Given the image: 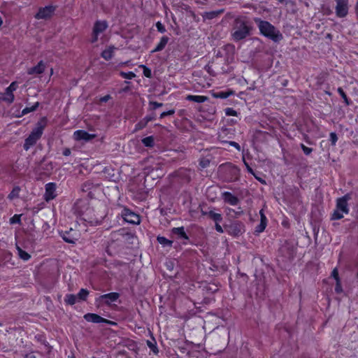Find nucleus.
Returning a JSON list of instances; mask_svg holds the SVG:
<instances>
[{"mask_svg":"<svg viewBox=\"0 0 358 358\" xmlns=\"http://www.w3.org/2000/svg\"><path fill=\"white\" fill-rule=\"evenodd\" d=\"M254 22L257 25L259 32L262 36L275 43L282 40L283 36L281 32L269 22L263 20L259 17L254 18Z\"/></svg>","mask_w":358,"mask_h":358,"instance_id":"nucleus-1","label":"nucleus"},{"mask_svg":"<svg viewBox=\"0 0 358 358\" xmlns=\"http://www.w3.org/2000/svg\"><path fill=\"white\" fill-rule=\"evenodd\" d=\"M252 27L245 17H238L234 20L231 36L234 41H239L246 38L251 34Z\"/></svg>","mask_w":358,"mask_h":358,"instance_id":"nucleus-2","label":"nucleus"},{"mask_svg":"<svg viewBox=\"0 0 358 358\" xmlns=\"http://www.w3.org/2000/svg\"><path fill=\"white\" fill-rule=\"evenodd\" d=\"M48 125L47 117H42L36 124V127L32 129L30 134L26 138L24 143V149L27 150L34 145L41 138L45 128Z\"/></svg>","mask_w":358,"mask_h":358,"instance_id":"nucleus-3","label":"nucleus"},{"mask_svg":"<svg viewBox=\"0 0 358 358\" xmlns=\"http://www.w3.org/2000/svg\"><path fill=\"white\" fill-rule=\"evenodd\" d=\"M108 27V24L106 20H96L93 26L91 43H94L98 41L99 36L103 33Z\"/></svg>","mask_w":358,"mask_h":358,"instance_id":"nucleus-4","label":"nucleus"},{"mask_svg":"<svg viewBox=\"0 0 358 358\" xmlns=\"http://www.w3.org/2000/svg\"><path fill=\"white\" fill-rule=\"evenodd\" d=\"M335 13L338 17H346L349 11V0H335Z\"/></svg>","mask_w":358,"mask_h":358,"instance_id":"nucleus-5","label":"nucleus"},{"mask_svg":"<svg viewBox=\"0 0 358 358\" xmlns=\"http://www.w3.org/2000/svg\"><path fill=\"white\" fill-rule=\"evenodd\" d=\"M56 10V6L48 5L45 7L39 8L38 12L34 15L37 20H47L50 18Z\"/></svg>","mask_w":358,"mask_h":358,"instance_id":"nucleus-6","label":"nucleus"},{"mask_svg":"<svg viewBox=\"0 0 358 358\" xmlns=\"http://www.w3.org/2000/svg\"><path fill=\"white\" fill-rule=\"evenodd\" d=\"M120 297V294L117 292H110L108 294H103L96 299V303L98 306L105 303L110 305L113 302L116 301Z\"/></svg>","mask_w":358,"mask_h":358,"instance_id":"nucleus-7","label":"nucleus"},{"mask_svg":"<svg viewBox=\"0 0 358 358\" xmlns=\"http://www.w3.org/2000/svg\"><path fill=\"white\" fill-rule=\"evenodd\" d=\"M227 233L233 236H238L244 233L245 226L241 222H234L227 227Z\"/></svg>","mask_w":358,"mask_h":358,"instance_id":"nucleus-8","label":"nucleus"},{"mask_svg":"<svg viewBox=\"0 0 358 358\" xmlns=\"http://www.w3.org/2000/svg\"><path fill=\"white\" fill-rule=\"evenodd\" d=\"M53 169V165L46 158H43L36 167V171L39 175H48Z\"/></svg>","mask_w":358,"mask_h":358,"instance_id":"nucleus-9","label":"nucleus"},{"mask_svg":"<svg viewBox=\"0 0 358 358\" xmlns=\"http://www.w3.org/2000/svg\"><path fill=\"white\" fill-rule=\"evenodd\" d=\"M124 220L130 224H139L141 223L140 216L128 208H124L122 212Z\"/></svg>","mask_w":358,"mask_h":358,"instance_id":"nucleus-10","label":"nucleus"},{"mask_svg":"<svg viewBox=\"0 0 358 358\" xmlns=\"http://www.w3.org/2000/svg\"><path fill=\"white\" fill-rule=\"evenodd\" d=\"M351 199L350 195L347 194L343 196L338 198L336 200V207L338 208L339 210L345 213V214H348L350 212V208L348 206V201Z\"/></svg>","mask_w":358,"mask_h":358,"instance_id":"nucleus-11","label":"nucleus"},{"mask_svg":"<svg viewBox=\"0 0 358 358\" xmlns=\"http://www.w3.org/2000/svg\"><path fill=\"white\" fill-rule=\"evenodd\" d=\"M84 319L89 322L92 323H106V324H115L114 322L105 319L100 315L95 314V313H87L84 315Z\"/></svg>","mask_w":358,"mask_h":358,"instance_id":"nucleus-12","label":"nucleus"},{"mask_svg":"<svg viewBox=\"0 0 358 358\" xmlns=\"http://www.w3.org/2000/svg\"><path fill=\"white\" fill-rule=\"evenodd\" d=\"M57 196L56 194V184L54 182H49L45 185V199L47 201L54 199Z\"/></svg>","mask_w":358,"mask_h":358,"instance_id":"nucleus-13","label":"nucleus"},{"mask_svg":"<svg viewBox=\"0 0 358 358\" xmlns=\"http://www.w3.org/2000/svg\"><path fill=\"white\" fill-rule=\"evenodd\" d=\"M73 136L76 141H91L95 137L94 134H91L85 130H77L74 132Z\"/></svg>","mask_w":358,"mask_h":358,"instance_id":"nucleus-14","label":"nucleus"},{"mask_svg":"<svg viewBox=\"0 0 358 358\" xmlns=\"http://www.w3.org/2000/svg\"><path fill=\"white\" fill-rule=\"evenodd\" d=\"M46 68V65L43 60H41L37 65L29 68L27 69V73L29 75L42 74Z\"/></svg>","mask_w":358,"mask_h":358,"instance_id":"nucleus-15","label":"nucleus"},{"mask_svg":"<svg viewBox=\"0 0 358 358\" xmlns=\"http://www.w3.org/2000/svg\"><path fill=\"white\" fill-rule=\"evenodd\" d=\"M222 197L225 203H227L231 206H236L239 203V199L238 197L229 192H222Z\"/></svg>","mask_w":358,"mask_h":358,"instance_id":"nucleus-16","label":"nucleus"},{"mask_svg":"<svg viewBox=\"0 0 358 358\" xmlns=\"http://www.w3.org/2000/svg\"><path fill=\"white\" fill-rule=\"evenodd\" d=\"M14 99L15 96L13 93L8 91V89H6L3 93H0V100L11 103L14 101Z\"/></svg>","mask_w":358,"mask_h":358,"instance_id":"nucleus-17","label":"nucleus"},{"mask_svg":"<svg viewBox=\"0 0 358 358\" xmlns=\"http://www.w3.org/2000/svg\"><path fill=\"white\" fill-rule=\"evenodd\" d=\"M114 46H109L101 52V56L105 60L108 61L113 58L114 55Z\"/></svg>","mask_w":358,"mask_h":358,"instance_id":"nucleus-18","label":"nucleus"},{"mask_svg":"<svg viewBox=\"0 0 358 358\" xmlns=\"http://www.w3.org/2000/svg\"><path fill=\"white\" fill-rule=\"evenodd\" d=\"M169 41V38L168 36H162L161 38L159 43L156 45V47L152 51V52H160L162 50H164V48L166 47V44L168 43Z\"/></svg>","mask_w":358,"mask_h":358,"instance_id":"nucleus-19","label":"nucleus"},{"mask_svg":"<svg viewBox=\"0 0 358 358\" xmlns=\"http://www.w3.org/2000/svg\"><path fill=\"white\" fill-rule=\"evenodd\" d=\"M235 94L234 91L231 90H227L226 91H219L217 92L213 93V96L215 98L217 99H227L231 95H234Z\"/></svg>","mask_w":358,"mask_h":358,"instance_id":"nucleus-20","label":"nucleus"},{"mask_svg":"<svg viewBox=\"0 0 358 358\" xmlns=\"http://www.w3.org/2000/svg\"><path fill=\"white\" fill-rule=\"evenodd\" d=\"M186 100L195 103H203L208 100V97L202 95L189 94L186 96Z\"/></svg>","mask_w":358,"mask_h":358,"instance_id":"nucleus-21","label":"nucleus"},{"mask_svg":"<svg viewBox=\"0 0 358 358\" xmlns=\"http://www.w3.org/2000/svg\"><path fill=\"white\" fill-rule=\"evenodd\" d=\"M242 159H243V162H244V164H245V167H246V169H247L249 173H250L251 174H252V175L255 176V178L257 180H259L261 183H262V184H265V183H266L265 180H263L262 178H261L258 177V176L255 174V171H254L253 169L251 167V166L250 165L249 162L246 160V158H242Z\"/></svg>","mask_w":358,"mask_h":358,"instance_id":"nucleus-22","label":"nucleus"},{"mask_svg":"<svg viewBox=\"0 0 358 358\" xmlns=\"http://www.w3.org/2000/svg\"><path fill=\"white\" fill-rule=\"evenodd\" d=\"M172 233L178 235L180 238L187 240L189 238L185 231L183 227H174L172 229Z\"/></svg>","mask_w":358,"mask_h":358,"instance_id":"nucleus-23","label":"nucleus"},{"mask_svg":"<svg viewBox=\"0 0 358 358\" xmlns=\"http://www.w3.org/2000/svg\"><path fill=\"white\" fill-rule=\"evenodd\" d=\"M20 190L21 189L19 186L14 187L10 193L8 195V199L12 201L19 198Z\"/></svg>","mask_w":358,"mask_h":358,"instance_id":"nucleus-24","label":"nucleus"},{"mask_svg":"<svg viewBox=\"0 0 358 358\" xmlns=\"http://www.w3.org/2000/svg\"><path fill=\"white\" fill-rule=\"evenodd\" d=\"M148 123L149 122L147 121V119L143 117L135 124L134 131L142 130L143 129L146 127Z\"/></svg>","mask_w":358,"mask_h":358,"instance_id":"nucleus-25","label":"nucleus"},{"mask_svg":"<svg viewBox=\"0 0 358 358\" xmlns=\"http://www.w3.org/2000/svg\"><path fill=\"white\" fill-rule=\"evenodd\" d=\"M142 143L148 148H152L155 145V138L152 136L145 137L142 139Z\"/></svg>","mask_w":358,"mask_h":358,"instance_id":"nucleus-26","label":"nucleus"},{"mask_svg":"<svg viewBox=\"0 0 358 358\" xmlns=\"http://www.w3.org/2000/svg\"><path fill=\"white\" fill-rule=\"evenodd\" d=\"M337 92L343 99V101L346 106H350L352 103L350 99L348 97L347 94H345L342 87H338L337 89Z\"/></svg>","mask_w":358,"mask_h":358,"instance_id":"nucleus-27","label":"nucleus"},{"mask_svg":"<svg viewBox=\"0 0 358 358\" xmlns=\"http://www.w3.org/2000/svg\"><path fill=\"white\" fill-rule=\"evenodd\" d=\"M17 250L18 256L22 260L27 261L31 258V255L29 254H28L26 251H24L22 248H20L19 246H17Z\"/></svg>","mask_w":358,"mask_h":358,"instance_id":"nucleus-28","label":"nucleus"},{"mask_svg":"<svg viewBox=\"0 0 358 358\" xmlns=\"http://www.w3.org/2000/svg\"><path fill=\"white\" fill-rule=\"evenodd\" d=\"M77 296L74 294H68L64 297V301L69 305H74L77 301Z\"/></svg>","mask_w":358,"mask_h":358,"instance_id":"nucleus-29","label":"nucleus"},{"mask_svg":"<svg viewBox=\"0 0 358 358\" xmlns=\"http://www.w3.org/2000/svg\"><path fill=\"white\" fill-rule=\"evenodd\" d=\"M39 106V103L36 102L33 106L29 107L27 106L22 110V115H27L31 112L35 111Z\"/></svg>","mask_w":358,"mask_h":358,"instance_id":"nucleus-30","label":"nucleus"},{"mask_svg":"<svg viewBox=\"0 0 358 358\" xmlns=\"http://www.w3.org/2000/svg\"><path fill=\"white\" fill-rule=\"evenodd\" d=\"M345 213H343L342 211L339 210L338 208L336 207V209L334 210L333 213L331 214V220H341L344 217Z\"/></svg>","mask_w":358,"mask_h":358,"instance_id":"nucleus-31","label":"nucleus"},{"mask_svg":"<svg viewBox=\"0 0 358 358\" xmlns=\"http://www.w3.org/2000/svg\"><path fill=\"white\" fill-rule=\"evenodd\" d=\"M157 241L163 246H171L173 241L167 239L164 236H158Z\"/></svg>","mask_w":358,"mask_h":358,"instance_id":"nucleus-32","label":"nucleus"},{"mask_svg":"<svg viewBox=\"0 0 358 358\" xmlns=\"http://www.w3.org/2000/svg\"><path fill=\"white\" fill-rule=\"evenodd\" d=\"M88 294H89V292L87 289H81L76 296L80 300L85 301Z\"/></svg>","mask_w":358,"mask_h":358,"instance_id":"nucleus-33","label":"nucleus"},{"mask_svg":"<svg viewBox=\"0 0 358 358\" xmlns=\"http://www.w3.org/2000/svg\"><path fill=\"white\" fill-rule=\"evenodd\" d=\"M120 76L125 79L131 80L136 77V74L133 71H121Z\"/></svg>","mask_w":358,"mask_h":358,"instance_id":"nucleus-34","label":"nucleus"},{"mask_svg":"<svg viewBox=\"0 0 358 358\" xmlns=\"http://www.w3.org/2000/svg\"><path fill=\"white\" fill-rule=\"evenodd\" d=\"M141 67L143 69V74L145 77L148 78H152V71L150 68H148L145 65H141Z\"/></svg>","mask_w":358,"mask_h":358,"instance_id":"nucleus-35","label":"nucleus"},{"mask_svg":"<svg viewBox=\"0 0 358 358\" xmlns=\"http://www.w3.org/2000/svg\"><path fill=\"white\" fill-rule=\"evenodd\" d=\"M209 215L216 222H220L222 220L221 214L215 213L213 211H210Z\"/></svg>","mask_w":358,"mask_h":358,"instance_id":"nucleus-36","label":"nucleus"},{"mask_svg":"<svg viewBox=\"0 0 358 358\" xmlns=\"http://www.w3.org/2000/svg\"><path fill=\"white\" fill-rule=\"evenodd\" d=\"M329 141L331 145H336V144L338 141L337 134L335 132H331L329 134Z\"/></svg>","mask_w":358,"mask_h":358,"instance_id":"nucleus-37","label":"nucleus"},{"mask_svg":"<svg viewBox=\"0 0 358 358\" xmlns=\"http://www.w3.org/2000/svg\"><path fill=\"white\" fill-rule=\"evenodd\" d=\"M224 111L227 116H238L237 111L233 108H226Z\"/></svg>","mask_w":358,"mask_h":358,"instance_id":"nucleus-38","label":"nucleus"},{"mask_svg":"<svg viewBox=\"0 0 358 358\" xmlns=\"http://www.w3.org/2000/svg\"><path fill=\"white\" fill-rule=\"evenodd\" d=\"M63 239L64 241H66V243H74L76 242V241L77 240L76 238L70 236L69 235V233H67V232L64 234Z\"/></svg>","mask_w":358,"mask_h":358,"instance_id":"nucleus-39","label":"nucleus"},{"mask_svg":"<svg viewBox=\"0 0 358 358\" xmlns=\"http://www.w3.org/2000/svg\"><path fill=\"white\" fill-rule=\"evenodd\" d=\"M149 105L150 110H155L157 108L162 107L163 106V103H159L157 101H150Z\"/></svg>","mask_w":358,"mask_h":358,"instance_id":"nucleus-40","label":"nucleus"},{"mask_svg":"<svg viewBox=\"0 0 358 358\" xmlns=\"http://www.w3.org/2000/svg\"><path fill=\"white\" fill-rule=\"evenodd\" d=\"M155 27L157 28V30L159 33L163 34V33L166 32V28H165L164 25L161 22H157L155 24Z\"/></svg>","mask_w":358,"mask_h":358,"instance_id":"nucleus-41","label":"nucleus"},{"mask_svg":"<svg viewBox=\"0 0 358 358\" xmlns=\"http://www.w3.org/2000/svg\"><path fill=\"white\" fill-rule=\"evenodd\" d=\"M174 113H175V110L174 109H171V110H167V111H164V112H162L160 114L159 118L160 119H163V118L166 117V116L172 115Z\"/></svg>","mask_w":358,"mask_h":358,"instance_id":"nucleus-42","label":"nucleus"},{"mask_svg":"<svg viewBox=\"0 0 358 358\" xmlns=\"http://www.w3.org/2000/svg\"><path fill=\"white\" fill-rule=\"evenodd\" d=\"M210 164V160L208 158H202L199 162V165L202 169L207 167Z\"/></svg>","mask_w":358,"mask_h":358,"instance_id":"nucleus-43","label":"nucleus"},{"mask_svg":"<svg viewBox=\"0 0 358 358\" xmlns=\"http://www.w3.org/2000/svg\"><path fill=\"white\" fill-rule=\"evenodd\" d=\"M301 148L306 155H308L311 153L313 149L311 148L306 146L304 144L301 143Z\"/></svg>","mask_w":358,"mask_h":358,"instance_id":"nucleus-44","label":"nucleus"},{"mask_svg":"<svg viewBox=\"0 0 358 358\" xmlns=\"http://www.w3.org/2000/svg\"><path fill=\"white\" fill-rule=\"evenodd\" d=\"M266 227V223H261L260 222L259 224L256 227L255 231L257 233H261V232L264 231Z\"/></svg>","mask_w":358,"mask_h":358,"instance_id":"nucleus-45","label":"nucleus"},{"mask_svg":"<svg viewBox=\"0 0 358 358\" xmlns=\"http://www.w3.org/2000/svg\"><path fill=\"white\" fill-rule=\"evenodd\" d=\"M17 88V83L15 81V82H12L10 85L6 87V89H8V91H10L12 93H13L14 91H15Z\"/></svg>","mask_w":358,"mask_h":358,"instance_id":"nucleus-46","label":"nucleus"},{"mask_svg":"<svg viewBox=\"0 0 358 358\" xmlns=\"http://www.w3.org/2000/svg\"><path fill=\"white\" fill-rule=\"evenodd\" d=\"M336 284L335 286V292L338 294H340L343 292L341 280H338V281H336Z\"/></svg>","mask_w":358,"mask_h":358,"instance_id":"nucleus-47","label":"nucleus"},{"mask_svg":"<svg viewBox=\"0 0 358 358\" xmlns=\"http://www.w3.org/2000/svg\"><path fill=\"white\" fill-rule=\"evenodd\" d=\"M144 117L147 119L148 122H150L156 120V114L155 113L152 112L150 114L147 115Z\"/></svg>","mask_w":358,"mask_h":358,"instance_id":"nucleus-48","label":"nucleus"},{"mask_svg":"<svg viewBox=\"0 0 358 358\" xmlns=\"http://www.w3.org/2000/svg\"><path fill=\"white\" fill-rule=\"evenodd\" d=\"M112 97L110 94H106L103 96H101L100 97L99 99V103H106L107 101H108L110 99H111Z\"/></svg>","mask_w":358,"mask_h":358,"instance_id":"nucleus-49","label":"nucleus"},{"mask_svg":"<svg viewBox=\"0 0 358 358\" xmlns=\"http://www.w3.org/2000/svg\"><path fill=\"white\" fill-rule=\"evenodd\" d=\"M331 276L336 280V281H338V280H340L338 276V271L336 268H335L332 272H331Z\"/></svg>","mask_w":358,"mask_h":358,"instance_id":"nucleus-50","label":"nucleus"},{"mask_svg":"<svg viewBox=\"0 0 358 358\" xmlns=\"http://www.w3.org/2000/svg\"><path fill=\"white\" fill-rule=\"evenodd\" d=\"M259 214H260V217H261L260 222L261 223H267V219H266V215H264V213L263 212V210H261L259 211Z\"/></svg>","mask_w":358,"mask_h":358,"instance_id":"nucleus-51","label":"nucleus"},{"mask_svg":"<svg viewBox=\"0 0 358 358\" xmlns=\"http://www.w3.org/2000/svg\"><path fill=\"white\" fill-rule=\"evenodd\" d=\"M20 222V216H17V215H14L11 219H10V223L13 224V223H19Z\"/></svg>","mask_w":358,"mask_h":358,"instance_id":"nucleus-52","label":"nucleus"},{"mask_svg":"<svg viewBox=\"0 0 358 358\" xmlns=\"http://www.w3.org/2000/svg\"><path fill=\"white\" fill-rule=\"evenodd\" d=\"M208 72L213 76H215L217 73L212 69L213 66H208Z\"/></svg>","mask_w":358,"mask_h":358,"instance_id":"nucleus-53","label":"nucleus"},{"mask_svg":"<svg viewBox=\"0 0 358 358\" xmlns=\"http://www.w3.org/2000/svg\"><path fill=\"white\" fill-rule=\"evenodd\" d=\"M215 229L220 233H223L222 227L217 222L215 224Z\"/></svg>","mask_w":358,"mask_h":358,"instance_id":"nucleus-54","label":"nucleus"},{"mask_svg":"<svg viewBox=\"0 0 358 358\" xmlns=\"http://www.w3.org/2000/svg\"><path fill=\"white\" fill-rule=\"evenodd\" d=\"M230 145L234 146V148H236L238 150H240V149H241V147H240L239 144L238 143H236V142L231 141L230 142Z\"/></svg>","mask_w":358,"mask_h":358,"instance_id":"nucleus-55","label":"nucleus"},{"mask_svg":"<svg viewBox=\"0 0 358 358\" xmlns=\"http://www.w3.org/2000/svg\"><path fill=\"white\" fill-rule=\"evenodd\" d=\"M25 358H36V356L35 355L34 353L31 352V353L27 354L26 355Z\"/></svg>","mask_w":358,"mask_h":358,"instance_id":"nucleus-56","label":"nucleus"},{"mask_svg":"<svg viewBox=\"0 0 358 358\" xmlns=\"http://www.w3.org/2000/svg\"><path fill=\"white\" fill-rule=\"evenodd\" d=\"M70 153H71V152H70V150H69V149H66V150L64 151V155L65 156H68V155H70Z\"/></svg>","mask_w":358,"mask_h":358,"instance_id":"nucleus-57","label":"nucleus"},{"mask_svg":"<svg viewBox=\"0 0 358 358\" xmlns=\"http://www.w3.org/2000/svg\"><path fill=\"white\" fill-rule=\"evenodd\" d=\"M231 124H235L237 122V120H234V119L230 120Z\"/></svg>","mask_w":358,"mask_h":358,"instance_id":"nucleus-58","label":"nucleus"},{"mask_svg":"<svg viewBox=\"0 0 358 358\" xmlns=\"http://www.w3.org/2000/svg\"><path fill=\"white\" fill-rule=\"evenodd\" d=\"M3 24V20L1 18V17L0 16V27L2 26Z\"/></svg>","mask_w":358,"mask_h":358,"instance_id":"nucleus-59","label":"nucleus"},{"mask_svg":"<svg viewBox=\"0 0 358 358\" xmlns=\"http://www.w3.org/2000/svg\"><path fill=\"white\" fill-rule=\"evenodd\" d=\"M278 1H279L280 3H284L285 1V0H277Z\"/></svg>","mask_w":358,"mask_h":358,"instance_id":"nucleus-60","label":"nucleus"},{"mask_svg":"<svg viewBox=\"0 0 358 358\" xmlns=\"http://www.w3.org/2000/svg\"><path fill=\"white\" fill-rule=\"evenodd\" d=\"M242 213H243V211H242V210H240V211L237 212V214H238V215H241Z\"/></svg>","mask_w":358,"mask_h":358,"instance_id":"nucleus-61","label":"nucleus"},{"mask_svg":"<svg viewBox=\"0 0 358 358\" xmlns=\"http://www.w3.org/2000/svg\"><path fill=\"white\" fill-rule=\"evenodd\" d=\"M168 268H169V269H171L172 268L171 266H169V265H168Z\"/></svg>","mask_w":358,"mask_h":358,"instance_id":"nucleus-62","label":"nucleus"},{"mask_svg":"<svg viewBox=\"0 0 358 358\" xmlns=\"http://www.w3.org/2000/svg\"><path fill=\"white\" fill-rule=\"evenodd\" d=\"M1 326H2V324H1V323H0V327H1Z\"/></svg>","mask_w":358,"mask_h":358,"instance_id":"nucleus-63","label":"nucleus"},{"mask_svg":"<svg viewBox=\"0 0 358 358\" xmlns=\"http://www.w3.org/2000/svg\"><path fill=\"white\" fill-rule=\"evenodd\" d=\"M71 358H73V357H71Z\"/></svg>","mask_w":358,"mask_h":358,"instance_id":"nucleus-64","label":"nucleus"}]
</instances>
